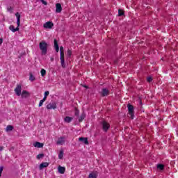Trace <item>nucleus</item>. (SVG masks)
<instances>
[{
	"mask_svg": "<svg viewBox=\"0 0 178 178\" xmlns=\"http://www.w3.org/2000/svg\"><path fill=\"white\" fill-rule=\"evenodd\" d=\"M128 113L131 119H134V106L131 104H127Z\"/></svg>",
	"mask_w": 178,
	"mask_h": 178,
	"instance_id": "7ed1b4c3",
	"label": "nucleus"
},
{
	"mask_svg": "<svg viewBox=\"0 0 178 178\" xmlns=\"http://www.w3.org/2000/svg\"><path fill=\"white\" fill-rule=\"evenodd\" d=\"M86 118V113H82L81 116L79 117V122H83V120Z\"/></svg>",
	"mask_w": 178,
	"mask_h": 178,
	"instance_id": "6ab92c4d",
	"label": "nucleus"
},
{
	"mask_svg": "<svg viewBox=\"0 0 178 178\" xmlns=\"http://www.w3.org/2000/svg\"><path fill=\"white\" fill-rule=\"evenodd\" d=\"M44 104V100H40L39 102V107H41L42 105Z\"/></svg>",
	"mask_w": 178,
	"mask_h": 178,
	"instance_id": "473e14b6",
	"label": "nucleus"
},
{
	"mask_svg": "<svg viewBox=\"0 0 178 178\" xmlns=\"http://www.w3.org/2000/svg\"><path fill=\"white\" fill-rule=\"evenodd\" d=\"M29 80L30 81H34V80H35V77L31 73L30 74Z\"/></svg>",
	"mask_w": 178,
	"mask_h": 178,
	"instance_id": "393cba45",
	"label": "nucleus"
},
{
	"mask_svg": "<svg viewBox=\"0 0 178 178\" xmlns=\"http://www.w3.org/2000/svg\"><path fill=\"white\" fill-rule=\"evenodd\" d=\"M164 168H165V165H163V164L157 165V168L159 169L160 170H163Z\"/></svg>",
	"mask_w": 178,
	"mask_h": 178,
	"instance_id": "412c9836",
	"label": "nucleus"
},
{
	"mask_svg": "<svg viewBox=\"0 0 178 178\" xmlns=\"http://www.w3.org/2000/svg\"><path fill=\"white\" fill-rule=\"evenodd\" d=\"M88 178H97V174L92 172L89 175Z\"/></svg>",
	"mask_w": 178,
	"mask_h": 178,
	"instance_id": "5701e85b",
	"label": "nucleus"
},
{
	"mask_svg": "<svg viewBox=\"0 0 178 178\" xmlns=\"http://www.w3.org/2000/svg\"><path fill=\"white\" fill-rule=\"evenodd\" d=\"M33 146L36 148H42V147H44V144L40 143V142H35L33 144Z\"/></svg>",
	"mask_w": 178,
	"mask_h": 178,
	"instance_id": "2eb2a0df",
	"label": "nucleus"
},
{
	"mask_svg": "<svg viewBox=\"0 0 178 178\" xmlns=\"http://www.w3.org/2000/svg\"><path fill=\"white\" fill-rule=\"evenodd\" d=\"M79 113H80V111L77 109L75 111V116H79Z\"/></svg>",
	"mask_w": 178,
	"mask_h": 178,
	"instance_id": "72a5a7b5",
	"label": "nucleus"
},
{
	"mask_svg": "<svg viewBox=\"0 0 178 178\" xmlns=\"http://www.w3.org/2000/svg\"><path fill=\"white\" fill-rule=\"evenodd\" d=\"M60 60L62 67H66V65H65V53H60Z\"/></svg>",
	"mask_w": 178,
	"mask_h": 178,
	"instance_id": "423d86ee",
	"label": "nucleus"
},
{
	"mask_svg": "<svg viewBox=\"0 0 178 178\" xmlns=\"http://www.w3.org/2000/svg\"><path fill=\"white\" fill-rule=\"evenodd\" d=\"M152 81V78L151 76L147 77V82L151 83Z\"/></svg>",
	"mask_w": 178,
	"mask_h": 178,
	"instance_id": "2f4dec72",
	"label": "nucleus"
},
{
	"mask_svg": "<svg viewBox=\"0 0 178 178\" xmlns=\"http://www.w3.org/2000/svg\"><path fill=\"white\" fill-rule=\"evenodd\" d=\"M40 1L43 5H45V6L48 5V2L45 1L44 0H40Z\"/></svg>",
	"mask_w": 178,
	"mask_h": 178,
	"instance_id": "7c9ffc66",
	"label": "nucleus"
},
{
	"mask_svg": "<svg viewBox=\"0 0 178 178\" xmlns=\"http://www.w3.org/2000/svg\"><path fill=\"white\" fill-rule=\"evenodd\" d=\"M54 48L56 52H59V44H58V40H56V39H54Z\"/></svg>",
	"mask_w": 178,
	"mask_h": 178,
	"instance_id": "dca6fc26",
	"label": "nucleus"
},
{
	"mask_svg": "<svg viewBox=\"0 0 178 178\" xmlns=\"http://www.w3.org/2000/svg\"><path fill=\"white\" fill-rule=\"evenodd\" d=\"M72 120H73V118H72V117L66 116V117L64 118V121H65L66 123H70V122H72Z\"/></svg>",
	"mask_w": 178,
	"mask_h": 178,
	"instance_id": "a211bd4d",
	"label": "nucleus"
},
{
	"mask_svg": "<svg viewBox=\"0 0 178 178\" xmlns=\"http://www.w3.org/2000/svg\"><path fill=\"white\" fill-rule=\"evenodd\" d=\"M15 92L18 97L22 95V85H17V87L15 88Z\"/></svg>",
	"mask_w": 178,
	"mask_h": 178,
	"instance_id": "39448f33",
	"label": "nucleus"
},
{
	"mask_svg": "<svg viewBox=\"0 0 178 178\" xmlns=\"http://www.w3.org/2000/svg\"><path fill=\"white\" fill-rule=\"evenodd\" d=\"M42 77H44L47 74V71L44 69H42L40 71Z\"/></svg>",
	"mask_w": 178,
	"mask_h": 178,
	"instance_id": "4be33fe9",
	"label": "nucleus"
},
{
	"mask_svg": "<svg viewBox=\"0 0 178 178\" xmlns=\"http://www.w3.org/2000/svg\"><path fill=\"white\" fill-rule=\"evenodd\" d=\"M48 166H49V163L44 162V163H42L40 165V169H44V168H48Z\"/></svg>",
	"mask_w": 178,
	"mask_h": 178,
	"instance_id": "f3484780",
	"label": "nucleus"
},
{
	"mask_svg": "<svg viewBox=\"0 0 178 178\" xmlns=\"http://www.w3.org/2000/svg\"><path fill=\"white\" fill-rule=\"evenodd\" d=\"M39 48L42 52V55H47V52H48V44L45 41H42L39 43Z\"/></svg>",
	"mask_w": 178,
	"mask_h": 178,
	"instance_id": "f03ea898",
	"label": "nucleus"
},
{
	"mask_svg": "<svg viewBox=\"0 0 178 178\" xmlns=\"http://www.w3.org/2000/svg\"><path fill=\"white\" fill-rule=\"evenodd\" d=\"M21 96L22 98H28V97H30V93L27 90H23Z\"/></svg>",
	"mask_w": 178,
	"mask_h": 178,
	"instance_id": "f8f14e48",
	"label": "nucleus"
},
{
	"mask_svg": "<svg viewBox=\"0 0 178 178\" xmlns=\"http://www.w3.org/2000/svg\"><path fill=\"white\" fill-rule=\"evenodd\" d=\"M42 101H43V102H45L47 101V97L44 96L43 99H42Z\"/></svg>",
	"mask_w": 178,
	"mask_h": 178,
	"instance_id": "e433bc0d",
	"label": "nucleus"
},
{
	"mask_svg": "<svg viewBox=\"0 0 178 178\" xmlns=\"http://www.w3.org/2000/svg\"><path fill=\"white\" fill-rule=\"evenodd\" d=\"M62 12V5L59 3L56 4V13H60Z\"/></svg>",
	"mask_w": 178,
	"mask_h": 178,
	"instance_id": "9d476101",
	"label": "nucleus"
},
{
	"mask_svg": "<svg viewBox=\"0 0 178 178\" xmlns=\"http://www.w3.org/2000/svg\"><path fill=\"white\" fill-rule=\"evenodd\" d=\"M2 172H3V166L0 167V177L2 176Z\"/></svg>",
	"mask_w": 178,
	"mask_h": 178,
	"instance_id": "c85d7f7f",
	"label": "nucleus"
},
{
	"mask_svg": "<svg viewBox=\"0 0 178 178\" xmlns=\"http://www.w3.org/2000/svg\"><path fill=\"white\" fill-rule=\"evenodd\" d=\"M7 10L8 12H12V10H13V8H12V7L10 6V7L7 8Z\"/></svg>",
	"mask_w": 178,
	"mask_h": 178,
	"instance_id": "f704fd0d",
	"label": "nucleus"
},
{
	"mask_svg": "<svg viewBox=\"0 0 178 178\" xmlns=\"http://www.w3.org/2000/svg\"><path fill=\"white\" fill-rule=\"evenodd\" d=\"M109 95V90L107 88H103L101 92L102 97H108Z\"/></svg>",
	"mask_w": 178,
	"mask_h": 178,
	"instance_id": "6e6552de",
	"label": "nucleus"
},
{
	"mask_svg": "<svg viewBox=\"0 0 178 178\" xmlns=\"http://www.w3.org/2000/svg\"><path fill=\"white\" fill-rule=\"evenodd\" d=\"M62 53H65V51L63 50V47L60 46V54H62Z\"/></svg>",
	"mask_w": 178,
	"mask_h": 178,
	"instance_id": "c756f323",
	"label": "nucleus"
},
{
	"mask_svg": "<svg viewBox=\"0 0 178 178\" xmlns=\"http://www.w3.org/2000/svg\"><path fill=\"white\" fill-rule=\"evenodd\" d=\"M48 95H49V91H46L45 92H44V97H48Z\"/></svg>",
	"mask_w": 178,
	"mask_h": 178,
	"instance_id": "c9c22d12",
	"label": "nucleus"
},
{
	"mask_svg": "<svg viewBox=\"0 0 178 178\" xmlns=\"http://www.w3.org/2000/svg\"><path fill=\"white\" fill-rule=\"evenodd\" d=\"M124 15V11L123 10H118V16H123Z\"/></svg>",
	"mask_w": 178,
	"mask_h": 178,
	"instance_id": "b1692460",
	"label": "nucleus"
},
{
	"mask_svg": "<svg viewBox=\"0 0 178 178\" xmlns=\"http://www.w3.org/2000/svg\"><path fill=\"white\" fill-rule=\"evenodd\" d=\"M67 56H72V50H70V49H68L67 51Z\"/></svg>",
	"mask_w": 178,
	"mask_h": 178,
	"instance_id": "cd10ccee",
	"label": "nucleus"
},
{
	"mask_svg": "<svg viewBox=\"0 0 178 178\" xmlns=\"http://www.w3.org/2000/svg\"><path fill=\"white\" fill-rule=\"evenodd\" d=\"M5 147H3V146H0V152L1 151H3V149H4Z\"/></svg>",
	"mask_w": 178,
	"mask_h": 178,
	"instance_id": "58836bf2",
	"label": "nucleus"
},
{
	"mask_svg": "<svg viewBox=\"0 0 178 178\" xmlns=\"http://www.w3.org/2000/svg\"><path fill=\"white\" fill-rule=\"evenodd\" d=\"M47 109H56V103H49L47 105Z\"/></svg>",
	"mask_w": 178,
	"mask_h": 178,
	"instance_id": "9b49d317",
	"label": "nucleus"
},
{
	"mask_svg": "<svg viewBox=\"0 0 178 178\" xmlns=\"http://www.w3.org/2000/svg\"><path fill=\"white\" fill-rule=\"evenodd\" d=\"M63 152L60 151L59 154H58V159H63Z\"/></svg>",
	"mask_w": 178,
	"mask_h": 178,
	"instance_id": "a878e982",
	"label": "nucleus"
},
{
	"mask_svg": "<svg viewBox=\"0 0 178 178\" xmlns=\"http://www.w3.org/2000/svg\"><path fill=\"white\" fill-rule=\"evenodd\" d=\"M2 42H3V39L0 38V45H2Z\"/></svg>",
	"mask_w": 178,
	"mask_h": 178,
	"instance_id": "4c0bfd02",
	"label": "nucleus"
},
{
	"mask_svg": "<svg viewBox=\"0 0 178 178\" xmlns=\"http://www.w3.org/2000/svg\"><path fill=\"white\" fill-rule=\"evenodd\" d=\"M50 60H51V62H54V58H51Z\"/></svg>",
	"mask_w": 178,
	"mask_h": 178,
	"instance_id": "a19ab883",
	"label": "nucleus"
},
{
	"mask_svg": "<svg viewBox=\"0 0 178 178\" xmlns=\"http://www.w3.org/2000/svg\"><path fill=\"white\" fill-rule=\"evenodd\" d=\"M65 171L66 168L65 167H62L60 165L58 166V173H60V175H63Z\"/></svg>",
	"mask_w": 178,
	"mask_h": 178,
	"instance_id": "4468645a",
	"label": "nucleus"
},
{
	"mask_svg": "<svg viewBox=\"0 0 178 178\" xmlns=\"http://www.w3.org/2000/svg\"><path fill=\"white\" fill-rule=\"evenodd\" d=\"M79 141L81 143H83V144H86V145H88V138H84V137H80L79 138Z\"/></svg>",
	"mask_w": 178,
	"mask_h": 178,
	"instance_id": "ddd939ff",
	"label": "nucleus"
},
{
	"mask_svg": "<svg viewBox=\"0 0 178 178\" xmlns=\"http://www.w3.org/2000/svg\"><path fill=\"white\" fill-rule=\"evenodd\" d=\"M83 87H84L85 88H88V86H86V85H84Z\"/></svg>",
	"mask_w": 178,
	"mask_h": 178,
	"instance_id": "ea45409f",
	"label": "nucleus"
},
{
	"mask_svg": "<svg viewBox=\"0 0 178 178\" xmlns=\"http://www.w3.org/2000/svg\"><path fill=\"white\" fill-rule=\"evenodd\" d=\"M102 130L106 133V131L109 130L111 127V124H109V122L104 120L102 122Z\"/></svg>",
	"mask_w": 178,
	"mask_h": 178,
	"instance_id": "20e7f679",
	"label": "nucleus"
},
{
	"mask_svg": "<svg viewBox=\"0 0 178 178\" xmlns=\"http://www.w3.org/2000/svg\"><path fill=\"white\" fill-rule=\"evenodd\" d=\"M13 130V126L12 125H8L6 128V131H12Z\"/></svg>",
	"mask_w": 178,
	"mask_h": 178,
	"instance_id": "aec40b11",
	"label": "nucleus"
},
{
	"mask_svg": "<svg viewBox=\"0 0 178 178\" xmlns=\"http://www.w3.org/2000/svg\"><path fill=\"white\" fill-rule=\"evenodd\" d=\"M41 158H44V154H38L37 159H41Z\"/></svg>",
	"mask_w": 178,
	"mask_h": 178,
	"instance_id": "bb28decb",
	"label": "nucleus"
},
{
	"mask_svg": "<svg viewBox=\"0 0 178 178\" xmlns=\"http://www.w3.org/2000/svg\"><path fill=\"white\" fill-rule=\"evenodd\" d=\"M15 16L17 17V27L15 28V26L10 25L9 26V30L12 31L13 33H16V31H19L20 30V14L19 13H15Z\"/></svg>",
	"mask_w": 178,
	"mask_h": 178,
	"instance_id": "f257e3e1",
	"label": "nucleus"
},
{
	"mask_svg": "<svg viewBox=\"0 0 178 178\" xmlns=\"http://www.w3.org/2000/svg\"><path fill=\"white\" fill-rule=\"evenodd\" d=\"M44 29H52V27H54V23H52V22H47L46 23L44 24L43 25Z\"/></svg>",
	"mask_w": 178,
	"mask_h": 178,
	"instance_id": "1a4fd4ad",
	"label": "nucleus"
},
{
	"mask_svg": "<svg viewBox=\"0 0 178 178\" xmlns=\"http://www.w3.org/2000/svg\"><path fill=\"white\" fill-rule=\"evenodd\" d=\"M65 136L58 138V140L56 141L57 145H63V144L65 143Z\"/></svg>",
	"mask_w": 178,
	"mask_h": 178,
	"instance_id": "0eeeda50",
	"label": "nucleus"
}]
</instances>
